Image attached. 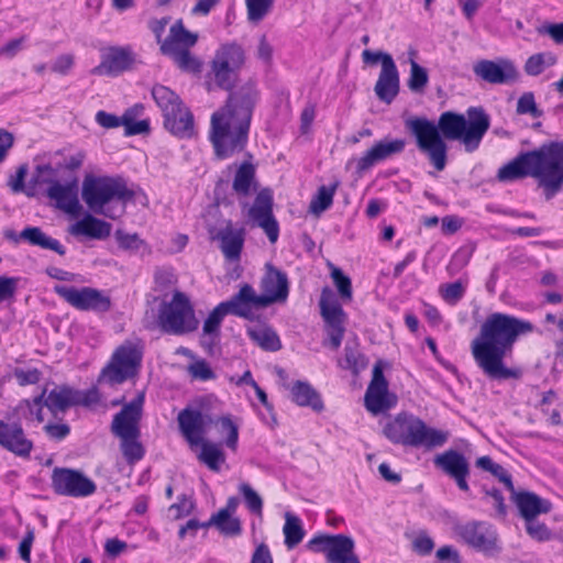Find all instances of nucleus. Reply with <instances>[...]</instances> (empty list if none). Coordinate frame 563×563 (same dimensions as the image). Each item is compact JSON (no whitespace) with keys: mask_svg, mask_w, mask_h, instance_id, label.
Masks as SVG:
<instances>
[{"mask_svg":"<svg viewBox=\"0 0 563 563\" xmlns=\"http://www.w3.org/2000/svg\"><path fill=\"white\" fill-rule=\"evenodd\" d=\"M489 125V117L483 108L475 107L467 110V118L462 113L445 111L440 114L437 123L424 117H413L405 121L406 129L415 137L417 148L438 172H442L448 163L446 140L461 141L467 152H473Z\"/></svg>","mask_w":563,"mask_h":563,"instance_id":"nucleus-1","label":"nucleus"},{"mask_svg":"<svg viewBox=\"0 0 563 563\" xmlns=\"http://www.w3.org/2000/svg\"><path fill=\"white\" fill-rule=\"evenodd\" d=\"M530 321L510 314L494 312L482 323L478 335L471 343V352L477 366L490 379L520 378L519 368H509L504 358L511 352L520 335L531 333Z\"/></svg>","mask_w":563,"mask_h":563,"instance_id":"nucleus-2","label":"nucleus"},{"mask_svg":"<svg viewBox=\"0 0 563 563\" xmlns=\"http://www.w3.org/2000/svg\"><path fill=\"white\" fill-rule=\"evenodd\" d=\"M256 100L255 86L246 84L230 93L225 104L212 113L210 141L219 159L229 158L246 147Z\"/></svg>","mask_w":563,"mask_h":563,"instance_id":"nucleus-3","label":"nucleus"},{"mask_svg":"<svg viewBox=\"0 0 563 563\" xmlns=\"http://www.w3.org/2000/svg\"><path fill=\"white\" fill-rule=\"evenodd\" d=\"M384 435L394 444L431 450L442 446L449 433L430 428L423 420L408 412L398 413L383 429Z\"/></svg>","mask_w":563,"mask_h":563,"instance_id":"nucleus-4","label":"nucleus"},{"mask_svg":"<svg viewBox=\"0 0 563 563\" xmlns=\"http://www.w3.org/2000/svg\"><path fill=\"white\" fill-rule=\"evenodd\" d=\"M143 402L144 395L141 393L131 402L123 406L113 417L111 423V432L120 439L121 452L131 464L144 456V449L139 441Z\"/></svg>","mask_w":563,"mask_h":563,"instance_id":"nucleus-5","label":"nucleus"},{"mask_svg":"<svg viewBox=\"0 0 563 563\" xmlns=\"http://www.w3.org/2000/svg\"><path fill=\"white\" fill-rule=\"evenodd\" d=\"M532 177L544 188L547 199L563 186V142H550L529 151Z\"/></svg>","mask_w":563,"mask_h":563,"instance_id":"nucleus-6","label":"nucleus"},{"mask_svg":"<svg viewBox=\"0 0 563 563\" xmlns=\"http://www.w3.org/2000/svg\"><path fill=\"white\" fill-rule=\"evenodd\" d=\"M260 288L262 294L257 295L251 285L243 284L238 291L240 300L254 313L275 302H285L289 295V280L286 273L266 263Z\"/></svg>","mask_w":563,"mask_h":563,"instance_id":"nucleus-7","label":"nucleus"},{"mask_svg":"<svg viewBox=\"0 0 563 563\" xmlns=\"http://www.w3.org/2000/svg\"><path fill=\"white\" fill-rule=\"evenodd\" d=\"M157 324L164 333L184 335L196 331L199 320L188 296L177 290L169 301L159 305Z\"/></svg>","mask_w":563,"mask_h":563,"instance_id":"nucleus-8","label":"nucleus"},{"mask_svg":"<svg viewBox=\"0 0 563 563\" xmlns=\"http://www.w3.org/2000/svg\"><path fill=\"white\" fill-rule=\"evenodd\" d=\"M81 196L93 212L114 218L104 210V206L113 200L126 201L133 197L121 178L96 177L87 175L82 183Z\"/></svg>","mask_w":563,"mask_h":563,"instance_id":"nucleus-9","label":"nucleus"},{"mask_svg":"<svg viewBox=\"0 0 563 563\" xmlns=\"http://www.w3.org/2000/svg\"><path fill=\"white\" fill-rule=\"evenodd\" d=\"M244 63L243 47L235 42L224 43L217 48L210 60L209 76L220 89L231 90Z\"/></svg>","mask_w":563,"mask_h":563,"instance_id":"nucleus-10","label":"nucleus"},{"mask_svg":"<svg viewBox=\"0 0 563 563\" xmlns=\"http://www.w3.org/2000/svg\"><path fill=\"white\" fill-rule=\"evenodd\" d=\"M227 314H233L247 320H254L256 313L251 311L246 305L240 300L239 294L231 299L220 302L209 313L202 325L200 336L201 346L209 353H212L220 340V325Z\"/></svg>","mask_w":563,"mask_h":563,"instance_id":"nucleus-11","label":"nucleus"},{"mask_svg":"<svg viewBox=\"0 0 563 563\" xmlns=\"http://www.w3.org/2000/svg\"><path fill=\"white\" fill-rule=\"evenodd\" d=\"M141 360L142 352L136 345L131 342L120 345L102 369L98 382L111 386L122 384L136 374Z\"/></svg>","mask_w":563,"mask_h":563,"instance_id":"nucleus-12","label":"nucleus"},{"mask_svg":"<svg viewBox=\"0 0 563 563\" xmlns=\"http://www.w3.org/2000/svg\"><path fill=\"white\" fill-rule=\"evenodd\" d=\"M308 547L325 555L328 563H360L356 555L355 542L346 534H325L314 536Z\"/></svg>","mask_w":563,"mask_h":563,"instance_id":"nucleus-13","label":"nucleus"},{"mask_svg":"<svg viewBox=\"0 0 563 563\" xmlns=\"http://www.w3.org/2000/svg\"><path fill=\"white\" fill-rule=\"evenodd\" d=\"M455 531L468 547L487 556H496L501 551L496 530L486 521H468L457 526Z\"/></svg>","mask_w":563,"mask_h":563,"instance_id":"nucleus-14","label":"nucleus"},{"mask_svg":"<svg viewBox=\"0 0 563 563\" xmlns=\"http://www.w3.org/2000/svg\"><path fill=\"white\" fill-rule=\"evenodd\" d=\"M51 481L53 490L62 496L82 498L91 496L97 490L95 482L75 468L55 467Z\"/></svg>","mask_w":563,"mask_h":563,"instance_id":"nucleus-15","label":"nucleus"},{"mask_svg":"<svg viewBox=\"0 0 563 563\" xmlns=\"http://www.w3.org/2000/svg\"><path fill=\"white\" fill-rule=\"evenodd\" d=\"M319 306L320 314L325 323L329 344L333 350H338L345 332L346 313L329 287L321 290Z\"/></svg>","mask_w":563,"mask_h":563,"instance_id":"nucleus-16","label":"nucleus"},{"mask_svg":"<svg viewBox=\"0 0 563 563\" xmlns=\"http://www.w3.org/2000/svg\"><path fill=\"white\" fill-rule=\"evenodd\" d=\"M54 291L71 307L81 311L107 312L111 308L110 297L96 288L56 285Z\"/></svg>","mask_w":563,"mask_h":563,"instance_id":"nucleus-17","label":"nucleus"},{"mask_svg":"<svg viewBox=\"0 0 563 563\" xmlns=\"http://www.w3.org/2000/svg\"><path fill=\"white\" fill-rule=\"evenodd\" d=\"M45 390L35 397L32 401L24 400L23 402L30 409L31 413L34 412L37 421L42 422L44 420L42 416V407L43 405L47 407V409L53 413L54 417H57L58 413L65 412L68 408L76 406L75 401V389L69 388L67 386H59L51 390L45 398Z\"/></svg>","mask_w":563,"mask_h":563,"instance_id":"nucleus-18","label":"nucleus"},{"mask_svg":"<svg viewBox=\"0 0 563 563\" xmlns=\"http://www.w3.org/2000/svg\"><path fill=\"white\" fill-rule=\"evenodd\" d=\"M249 216L265 232L272 244L277 242L279 224L273 213V197L269 189H263L257 194Z\"/></svg>","mask_w":563,"mask_h":563,"instance_id":"nucleus-19","label":"nucleus"},{"mask_svg":"<svg viewBox=\"0 0 563 563\" xmlns=\"http://www.w3.org/2000/svg\"><path fill=\"white\" fill-rule=\"evenodd\" d=\"M406 141L404 139H383L375 142L364 154L355 161L356 173L363 175L374 165L401 154L405 151Z\"/></svg>","mask_w":563,"mask_h":563,"instance_id":"nucleus-20","label":"nucleus"},{"mask_svg":"<svg viewBox=\"0 0 563 563\" xmlns=\"http://www.w3.org/2000/svg\"><path fill=\"white\" fill-rule=\"evenodd\" d=\"M433 464L450 478L454 479L461 490L468 492L470 463L461 452L453 449L445 450L434 456Z\"/></svg>","mask_w":563,"mask_h":563,"instance_id":"nucleus-21","label":"nucleus"},{"mask_svg":"<svg viewBox=\"0 0 563 563\" xmlns=\"http://www.w3.org/2000/svg\"><path fill=\"white\" fill-rule=\"evenodd\" d=\"M43 181L51 185L46 194L49 199L55 201L58 209L71 216H77L80 212L81 206L78 199L79 187L77 177L71 178L66 184L46 179Z\"/></svg>","mask_w":563,"mask_h":563,"instance_id":"nucleus-22","label":"nucleus"},{"mask_svg":"<svg viewBox=\"0 0 563 563\" xmlns=\"http://www.w3.org/2000/svg\"><path fill=\"white\" fill-rule=\"evenodd\" d=\"M474 74L484 81L493 85H505L518 79L519 73L509 60L494 62L482 59L473 67Z\"/></svg>","mask_w":563,"mask_h":563,"instance_id":"nucleus-23","label":"nucleus"},{"mask_svg":"<svg viewBox=\"0 0 563 563\" xmlns=\"http://www.w3.org/2000/svg\"><path fill=\"white\" fill-rule=\"evenodd\" d=\"M364 401L366 409L373 415H378L393 406L388 399V384L383 374L380 361L373 367L372 380L365 393Z\"/></svg>","mask_w":563,"mask_h":563,"instance_id":"nucleus-24","label":"nucleus"},{"mask_svg":"<svg viewBox=\"0 0 563 563\" xmlns=\"http://www.w3.org/2000/svg\"><path fill=\"white\" fill-rule=\"evenodd\" d=\"M135 56L130 47H110L103 55L101 63L91 73L93 75L117 76L132 68Z\"/></svg>","mask_w":563,"mask_h":563,"instance_id":"nucleus-25","label":"nucleus"},{"mask_svg":"<svg viewBox=\"0 0 563 563\" xmlns=\"http://www.w3.org/2000/svg\"><path fill=\"white\" fill-rule=\"evenodd\" d=\"M0 445L18 456L30 455L33 443L16 422L0 421Z\"/></svg>","mask_w":563,"mask_h":563,"instance_id":"nucleus-26","label":"nucleus"},{"mask_svg":"<svg viewBox=\"0 0 563 563\" xmlns=\"http://www.w3.org/2000/svg\"><path fill=\"white\" fill-rule=\"evenodd\" d=\"M179 429L190 445L201 443L206 431L207 417L199 410L183 409L177 417Z\"/></svg>","mask_w":563,"mask_h":563,"instance_id":"nucleus-27","label":"nucleus"},{"mask_svg":"<svg viewBox=\"0 0 563 563\" xmlns=\"http://www.w3.org/2000/svg\"><path fill=\"white\" fill-rule=\"evenodd\" d=\"M152 97L163 113L164 126L167 130L179 132L180 129L176 125L173 117L174 110H179V104L183 103L179 96L166 86L155 85L152 88Z\"/></svg>","mask_w":563,"mask_h":563,"instance_id":"nucleus-28","label":"nucleus"},{"mask_svg":"<svg viewBox=\"0 0 563 563\" xmlns=\"http://www.w3.org/2000/svg\"><path fill=\"white\" fill-rule=\"evenodd\" d=\"M511 499L525 520L536 519L539 515L550 512L552 508L549 500L531 492L515 490V493H511Z\"/></svg>","mask_w":563,"mask_h":563,"instance_id":"nucleus-29","label":"nucleus"},{"mask_svg":"<svg viewBox=\"0 0 563 563\" xmlns=\"http://www.w3.org/2000/svg\"><path fill=\"white\" fill-rule=\"evenodd\" d=\"M244 235V229H234L230 221L217 233L214 239L220 241V249L227 261L236 262L240 260Z\"/></svg>","mask_w":563,"mask_h":563,"instance_id":"nucleus-30","label":"nucleus"},{"mask_svg":"<svg viewBox=\"0 0 563 563\" xmlns=\"http://www.w3.org/2000/svg\"><path fill=\"white\" fill-rule=\"evenodd\" d=\"M374 91L380 101L390 103L399 92V74L396 64L384 63Z\"/></svg>","mask_w":563,"mask_h":563,"instance_id":"nucleus-31","label":"nucleus"},{"mask_svg":"<svg viewBox=\"0 0 563 563\" xmlns=\"http://www.w3.org/2000/svg\"><path fill=\"white\" fill-rule=\"evenodd\" d=\"M68 232L75 236L84 235L101 240L110 235L111 224L91 214H86L82 219L70 225Z\"/></svg>","mask_w":563,"mask_h":563,"instance_id":"nucleus-32","label":"nucleus"},{"mask_svg":"<svg viewBox=\"0 0 563 563\" xmlns=\"http://www.w3.org/2000/svg\"><path fill=\"white\" fill-rule=\"evenodd\" d=\"M532 177L529 151L520 153L514 159L503 165L497 173L500 183H510L526 177Z\"/></svg>","mask_w":563,"mask_h":563,"instance_id":"nucleus-33","label":"nucleus"},{"mask_svg":"<svg viewBox=\"0 0 563 563\" xmlns=\"http://www.w3.org/2000/svg\"><path fill=\"white\" fill-rule=\"evenodd\" d=\"M198 34L188 31L183 20H177L169 29L168 36L162 42V52H173L183 47L190 48L196 45Z\"/></svg>","mask_w":563,"mask_h":563,"instance_id":"nucleus-34","label":"nucleus"},{"mask_svg":"<svg viewBox=\"0 0 563 563\" xmlns=\"http://www.w3.org/2000/svg\"><path fill=\"white\" fill-rule=\"evenodd\" d=\"M290 391L292 400L298 406L310 407L317 412L323 410L324 406L319 393L308 382H295Z\"/></svg>","mask_w":563,"mask_h":563,"instance_id":"nucleus-35","label":"nucleus"},{"mask_svg":"<svg viewBox=\"0 0 563 563\" xmlns=\"http://www.w3.org/2000/svg\"><path fill=\"white\" fill-rule=\"evenodd\" d=\"M255 177V166L250 161L243 162L235 172L232 183L233 191L238 196L247 197L252 192L253 187L256 185Z\"/></svg>","mask_w":563,"mask_h":563,"instance_id":"nucleus-36","label":"nucleus"},{"mask_svg":"<svg viewBox=\"0 0 563 563\" xmlns=\"http://www.w3.org/2000/svg\"><path fill=\"white\" fill-rule=\"evenodd\" d=\"M20 238L27 241L31 245L54 251L59 255L66 253L65 247L56 239L46 235L41 228L27 227L20 233Z\"/></svg>","mask_w":563,"mask_h":563,"instance_id":"nucleus-37","label":"nucleus"},{"mask_svg":"<svg viewBox=\"0 0 563 563\" xmlns=\"http://www.w3.org/2000/svg\"><path fill=\"white\" fill-rule=\"evenodd\" d=\"M203 526H214L222 534L229 537L239 536L242 531L240 519L232 517L229 509H220Z\"/></svg>","mask_w":563,"mask_h":563,"instance_id":"nucleus-38","label":"nucleus"},{"mask_svg":"<svg viewBox=\"0 0 563 563\" xmlns=\"http://www.w3.org/2000/svg\"><path fill=\"white\" fill-rule=\"evenodd\" d=\"M409 55V64H410V74L407 81V86L410 91L415 93H421L424 91V88L429 81V75L424 67L420 66L416 62L417 52L413 48L408 51Z\"/></svg>","mask_w":563,"mask_h":563,"instance_id":"nucleus-39","label":"nucleus"},{"mask_svg":"<svg viewBox=\"0 0 563 563\" xmlns=\"http://www.w3.org/2000/svg\"><path fill=\"white\" fill-rule=\"evenodd\" d=\"M283 533L285 536V545L288 549L297 547L305 537V530L301 525V520L291 512L285 514V525L283 527Z\"/></svg>","mask_w":563,"mask_h":563,"instance_id":"nucleus-40","label":"nucleus"},{"mask_svg":"<svg viewBox=\"0 0 563 563\" xmlns=\"http://www.w3.org/2000/svg\"><path fill=\"white\" fill-rule=\"evenodd\" d=\"M247 334L265 351L276 352L282 349L278 334L271 328H252L247 330Z\"/></svg>","mask_w":563,"mask_h":563,"instance_id":"nucleus-41","label":"nucleus"},{"mask_svg":"<svg viewBox=\"0 0 563 563\" xmlns=\"http://www.w3.org/2000/svg\"><path fill=\"white\" fill-rule=\"evenodd\" d=\"M558 63V57L551 52L537 53L531 55L525 63V73L529 76H539L545 68Z\"/></svg>","mask_w":563,"mask_h":563,"instance_id":"nucleus-42","label":"nucleus"},{"mask_svg":"<svg viewBox=\"0 0 563 563\" xmlns=\"http://www.w3.org/2000/svg\"><path fill=\"white\" fill-rule=\"evenodd\" d=\"M173 117L180 131L168 130L172 134L180 139H189L195 134L194 115L184 103L179 104V110H174Z\"/></svg>","mask_w":563,"mask_h":563,"instance_id":"nucleus-43","label":"nucleus"},{"mask_svg":"<svg viewBox=\"0 0 563 563\" xmlns=\"http://www.w3.org/2000/svg\"><path fill=\"white\" fill-rule=\"evenodd\" d=\"M162 53L169 56L184 71L199 73L201 70V62L196 58L187 47Z\"/></svg>","mask_w":563,"mask_h":563,"instance_id":"nucleus-44","label":"nucleus"},{"mask_svg":"<svg viewBox=\"0 0 563 563\" xmlns=\"http://www.w3.org/2000/svg\"><path fill=\"white\" fill-rule=\"evenodd\" d=\"M338 184L332 186H321L316 196L310 201L309 212L314 216H320L323 211L329 209L333 202V196L335 194Z\"/></svg>","mask_w":563,"mask_h":563,"instance_id":"nucleus-45","label":"nucleus"},{"mask_svg":"<svg viewBox=\"0 0 563 563\" xmlns=\"http://www.w3.org/2000/svg\"><path fill=\"white\" fill-rule=\"evenodd\" d=\"M201 451L198 455L200 462L206 464L211 471L218 472L220 465L224 462V453L216 445L201 440Z\"/></svg>","mask_w":563,"mask_h":563,"instance_id":"nucleus-46","label":"nucleus"},{"mask_svg":"<svg viewBox=\"0 0 563 563\" xmlns=\"http://www.w3.org/2000/svg\"><path fill=\"white\" fill-rule=\"evenodd\" d=\"M367 358L360 352V350L355 345H345L344 358L343 362H340V365L343 368L350 369L354 375H357L360 372L367 367Z\"/></svg>","mask_w":563,"mask_h":563,"instance_id":"nucleus-47","label":"nucleus"},{"mask_svg":"<svg viewBox=\"0 0 563 563\" xmlns=\"http://www.w3.org/2000/svg\"><path fill=\"white\" fill-rule=\"evenodd\" d=\"M274 0H245L247 20L252 23H258L271 11Z\"/></svg>","mask_w":563,"mask_h":563,"instance_id":"nucleus-48","label":"nucleus"},{"mask_svg":"<svg viewBox=\"0 0 563 563\" xmlns=\"http://www.w3.org/2000/svg\"><path fill=\"white\" fill-rule=\"evenodd\" d=\"M114 238L118 246L123 251L136 252L141 247L147 246L146 242L137 233H128L124 230L118 229L114 232Z\"/></svg>","mask_w":563,"mask_h":563,"instance_id":"nucleus-49","label":"nucleus"},{"mask_svg":"<svg viewBox=\"0 0 563 563\" xmlns=\"http://www.w3.org/2000/svg\"><path fill=\"white\" fill-rule=\"evenodd\" d=\"M331 277L338 289L342 302H350L353 298L352 282L340 268L333 267Z\"/></svg>","mask_w":563,"mask_h":563,"instance_id":"nucleus-50","label":"nucleus"},{"mask_svg":"<svg viewBox=\"0 0 563 563\" xmlns=\"http://www.w3.org/2000/svg\"><path fill=\"white\" fill-rule=\"evenodd\" d=\"M239 492L242 494L246 507L251 512L261 516L263 509V499L247 483H242L239 486Z\"/></svg>","mask_w":563,"mask_h":563,"instance_id":"nucleus-51","label":"nucleus"},{"mask_svg":"<svg viewBox=\"0 0 563 563\" xmlns=\"http://www.w3.org/2000/svg\"><path fill=\"white\" fill-rule=\"evenodd\" d=\"M516 111L519 114H530L532 118H540L542 115V111L538 109L532 92H525L518 99Z\"/></svg>","mask_w":563,"mask_h":563,"instance_id":"nucleus-52","label":"nucleus"},{"mask_svg":"<svg viewBox=\"0 0 563 563\" xmlns=\"http://www.w3.org/2000/svg\"><path fill=\"white\" fill-rule=\"evenodd\" d=\"M442 298L449 303H456L464 295L465 287L457 280L451 284H445L440 287Z\"/></svg>","mask_w":563,"mask_h":563,"instance_id":"nucleus-53","label":"nucleus"},{"mask_svg":"<svg viewBox=\"0 0 563 563\" xmlns=\"http://www.w3.org/2000/svg\"><path fill=\"white\" fill-rule=\"evenodd\" d=\"M527 533L537 541H547L551 537V531L544 523L536 519L525 520Z\"/></svg>","mask_w":563,"mask_h":563,"instance_id":"nucleus-54","label":"nucleus"},{"mask_svg":"<svg viewBox=\"0 0 563 563\" xmlns=\"http://www.w3.org/2000/svg\"><path fill=\"white\" fill-rule=\"evenodd\" d=\"M18 283L19 278L0 276V305L14 298Z\"/></svg>","mask_w":563,"mask_h":563,"instance_id":"nucleus-55","label":"nucleus"},{"mask_svg":"<svg viewBox=\"0 0 563 563\" xmlns=\"http://www.w3.org/2000/svg\"><path fill=\"white\" fill-rule=\"evenodd\" d=\"M123 126L128 135L142 134L150 130V124L146 120L134 121L129 112L123 114Z\"/></svg>","mask_w":563,"mask_h":563,"instance_id":"nucleus-56","label":"nucleus"},{"mask_svg":"<svg viewBox=\"0 0 563 563\" xmlns=\"http://www.w3.org/2000/svg\"><path fill=\"white\" fill-rule=\"evenodd\" d=\"M218 423L220 424L221 432L227 434V445L234 450L239 437L238 427L228 417L219 419Z\"/></svg>","mask_w":563,"mask_h":563,"instance_id":"nucleus-57","label":"nucleus"},{"mask_svg":"<svg viewBox=\"0 0 563 563\" xmlns=\"http://www.w3.org/2000/svg\"><path fill=\"white\" fill-rule=\"evenodd\" d=\"M538 33L548 35L555 44L563 45V22L543 24L538 29Z\"/></svg>","mask_w":563,"mask_h":563,"instance_id":"nucleus-58","label":"nucleus"},{"mask_svg":"<svg viewBox=\"0 0 563 563\" xmlns=\"http://www.w3.org/2000/svg\"><path fill=\"white\" fill-rule=\"evenodd\" d=\"M194 509V501L187 496L183 495L177 504L169 507V511L174 512V518L179 519L188 516Z\"/></svg>","mask_w":563,"mask_h":563,"instance_id":"nucleus-59","label":"nucleus"},{"mask_svg":"<svg viewBox=\"0 0 563 563\" xmlns=\"http://www.w3.org/2000/svg\"><path fill=\"white\" fill-rule=\"evenodd\" d=\"M362 59L365 64H376L377 62H380L382 68H384V63L386 62L389 65L395 64L393 57L388 53L372 52L369 49L363 51Z\"/></svg>","mask_w":563,"mask_h":563,"instance_id":"nucleus-60","label":"nucleus"},{"mask_svg":"<svg viewBox=\"0 0 563 563\" xmlns=\"http://www.w3.org/2000/svg\"><path fill=\"white\" fill-rule=\"evenodd\" d=\"M96 121L102 128L114 129L123 125V115L120 118L104 111H98L96 114Z\"/></svg>","mask_w":563,"mask_h":563,"instance_id":"nucleus-61","label":"nucleus"},{"mask_svg":"<svg viewBox=\"0 0 563 563\" xmlns=\"http://www.w3.org/2000/svg\"><path fill=\"white\" fill-rule=\"evenodd\" d=\"M74 65V56L70 54H64L58 56L53 65H52V71L58 74V75H67L69 70L73 68Z\"/></svg>","mask_w":563,"mask_h":563,"instance_id":"nucleus-62","label":"nucleus"},{"mask_svg":"<svg viewBox=\"0 0 563 563\" xmlns=\"http://www.w3.org/2000/svg\"><path fill=\"white\" fill-rule=\"evenodd\" d=\"M189 371L195 378L201 380L212 379L214 374L205 361H198L190 365Z\"/></svg>","mask_w":563,"mask_h":563,"instance_id":"nucleus-63","label":"nucleus"},{"mask_svg":"<svg viewBox=\"0 0 563 563\" xmlns=\"http://www.w3.org/2000/svg\"><path fill=\"white\" fill-rule=\"evenodd\" d=\"M434 548L432 539L426 534L418 536L412 542V549L420 555H427L431 553Z\"/></svg>","mask_w":563,"mask_h":563,"instance_id":"nucleus-64","label":"nucleus"}]
</instances>
